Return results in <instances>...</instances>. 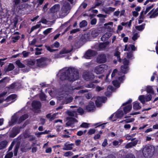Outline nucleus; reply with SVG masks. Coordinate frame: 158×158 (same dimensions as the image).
<instances>
[{
	"instance_id": "f257e3e1",
	"label": "nucleus",
	"mask_w": 158,
	"mask_h": 158,
	"mask_svg": "<svg viewBox=\"0 0 158 158\" xmlns=\"http://www.w3.org/2000/svg\"><path fill=\"white\" fill-rule=\"evenodd\" d=\"M79 78L78 70L74 68H69L62 72L60 76V79L62 81L67 80L69 82H73Z\"/></svg>"
},
{
	"instance_id": "f03ea898",
	"label": "nucleus",
	"mask_w": 158,
	"mask_h": 158,
	"mask_svg": "<svg viewBox=\"0 0 158 158\" xmlns=\"http://www.w3.org/2000/svg\"><path fill=\"white\" fill-rule=\"evenodd\" d=\"M155 151L154 148L151 146L146 145L143 148L142 152L145 157L151 158L154 155Z\"/></svg>"
},
{
	"instance_id": "7ed1b4c3",
	"label": "nucleus",
	"mask_w": 158,
	"mask_h": 158,
	"mask_svg": "<svg viewBox=\"0 0 158 158\" xmlns=\"http://www.w3.org/2000/svg\"><path fill=\"white\" fill-rule=\"evenodd\" d=\"M108 68V66L107 65L102 64L97 66L94 69V72L97 74H101L106 70Z\"/></svg>"
},
{
	"instance_id": "20e7f679",
	"label": "nucleus",
	"mask_w": 158,
	"mask_h": 158,
	"mask_svg": "<svg viewBox=\"0 0 158 158\" xmlns=\"http://www.w3.org/2000/svg\"><path fill=\"white\" fill-rule=\"evenodd\" d=\"M82 77L85 80L88 81L93 79L94 76L90 72L86 71L83 72Z\"/></svg>"
},
{
	"instance_id": "39448f33",
	"label": "nucleus",
	"mask_w": 158,
	"mask_h": 158,
	"mask_svg": "<svg viewBox=\"0 0 158 158\" xmlns=\"http://www.w3.org/2000/svg\"><path fill=\"white\" fill-rule=\"evenodd\" d=\"M47 58L45 57H41L40 58L36 59L37 66L40 67H44L46 65V61Z\"/></svg>"
},
{
	"instance_id": "423d86ee",
	"label": "nucleus",
	"mask_w": 158,
	"mask_h": 158,
	"mask_svg": "<svg viewBox=\"0 0 158 158\" xmlns=\"http://www.w3.org/2000/svg\"><path fill=\"white\" fill-rule=\"evenodd\" d=\"M97 54V52L93 50L89 49L85 53V57L87 59H90L91 57H94Z\"/></svg>"
},
{
	"instance_id": "0eeeda50",
	"label": "nucleus",
	"mask_w": 158,
	"mask_h": 158,
	"mask_svg": "<svg viewBox=\"0 0 158 158\" xmlns=\"http://www.w3.org/2000/svg\"><path fill=\"white\" fill-rule=\"evenodd\" d=\"M88 112H93L95 109V106L94 102L90 101L85 108Z\"/></svg>"
},
{
	"instance_id": "6e6552de",
	"label": "nucleus",
	"mask_w": 158,
	"mask_h": 158,
	"mask_svg": "<svg viewBox=\"0 0 158 158\" xmlns=\"http://www.w3.org/2000/svg\"><path fill=\"white\" fill-rule=\"evenodd\" d=\"M71 9L70 3L68 2H65L63 3L61 10L63 13H66Z\"/></svg>"
},
{
	"instance_id": "1a4fd4ad",
	"label": "nucleus",
	"mask_w": 158,
	"mask_h": 158,
	"mask_svg": "<svg viewBox=\"0 0 158 158\" xmlns=\"http://www.w3.org/2000/svg\"><path fill=\"white\" fill-rule=\"evenodd\" d=\"M97 62L99 63H102L106 61V56L104 54L100 55L97 59Z\"/></svg>"
},
{
	"instance_id": "9d476101",
	"label": "nucleus",
	"mask_w": 158,
	"mask_h": 158,
	"mask_svg": "<svg viewBox=\"0 0 158 158\" xmlns=\"http://www.w3.org/2000/svg\"><path fill=\"white\" fill-rule=\"evenodd\" d=\"M31 106L34 110H37L40 109L41 106V104L39 101H34L32 103Z\"/></svg>"
},
{
	"instance_id": "9b49d317",
	"label": "nucleus",
	"mask_w": 158,
	"mask_h": 158,
	"mask_svg": "<svg viewBox=\"0 0 158 158\" xmlns=\"http://www.w3.org/2000/svg\"><path fill=\"white\" fill-rule=\"evenodd\" d=\"M68 119H69V120L66 123V124L68 126H70L75 123L78 122L77 120L74 118L69 117V118H68Z\"/></svg>"
},
{
	"instance_id": "f8f14e48",
	"label": "nucleus",
	"mask_w": 158,
	"mask_h": 158,
	"mask_svg": "<svg viewBox=\"0 0 158 158\" xmlns=\"http://www.w3.org/2000/svg\"><path fill=\"white\" fill-rule=\"evenodd\" d=\"M81 41L85 42L90 40V35L89 33L85 34L81 37Z\"/></svg>"
},
{
	"instance_id": "ddd939ff",
	"label": "nucleus",
	"mask_w": 158,
	"mask_h": 158,
	"mask_svg": "<svg viewBox=\"0 0 158 158\" xmlns=\"http://www.w3.org/2000/svg\"><path fill=\"white\" fill-rule=\"evenodd\" d=\"M131 48V50L132 51H135L136 49V48L135 47V46L132 44H130L129 45L128 47L127 45H126L125 46V49L124 50L125 51H129L130 50Z\"/></svg>"
},
{
	"instance_id": "4468645a",
	"label": "nucleus",
	"mask_w": 158,
	"mask_h": 158,
	"mask_svg": "<svg viewBox=\"0 0 158 158\" xmlns=\"http://www.w3.org/2000/svg\"><path fill=\"white\" fill-rule=\"evenodd\" d=\"M110 36V33L109 32H106L102 37L101 40L102 41H105L108 40Z\"/></svg>"
},
{
	"instance_id": "2eb2a0df",
	"label": "nucleus",
	"mask_w": 158,
	"mask_h": 158,
	"mask_svg": "<svg viewBox=\"0 0 158 158\" xmlns=\"http://www.w3.org/2000/svg\"><path fill=\"white\" fill-rule=\"evenodd\" d=\"M73 145V143L67 144L66 143L64 144V147L62 149L63 150H71L73 149V147H72Z\"/></svg>"
},
{
	"instance_id": "dca6fc26",
	"label": "nucleus",
	"mask_w": 158,
	"mask_h": 158,
	"mask_svg": "<svg viewBox=\"0 0 158 158\" xmlns=\"http://www.w3.org/2000/svg\"><path fill=\"white\" fill-rule=\"evenodd\" d=\"M132 105H129L125 106L123 108L124 113L126 114L130 111L132 109Z\"/></svg>"
},
{
	"instance_id": "f3484780",
	"label": "nucleus",
	"mask_w": 158,
	"mask_h": 158,
	"mask_svg": "<svg viewBox=\"0 0 158 158\" xmlns=\"http://www.w3.org/2000/svg\"><path fill=\"white\" fill-rule=\"evenodd\" d=\"M133 108L135 110H138L140 109L141 106L139 105V103L137 101L135 102H133Z\"/></svg>"
},
{
	"instance_id": "a211bd4d",
	"label": "nucleus",
	"mask_w": 158,
	"mask_h": 158,
	"mask_svg": "<svg viewBox=\"0 0 158 158\" xmlns=\"http://www.w3.org/2000/svg\"><path fill=\"white\" fill-rule=\"evenodd\" d=\"M108 44L109 42L107 41L100 43L98 46V48L99 49L102 50L105 48L107 47Z\"/></svg>"
},
{
	"instance_id": "6ab92c4d",
	"label": "nucleus",
	"mask_w": 158,
	"mask_h": 158,
	"mask_svg": "<svg viewBox=\"0 0 158 158\" xmlns=\"http://www.w3.org/2000/svg\"><path fill=\"white\" fill-rule=\"evenodd\" d=\"M17 97V95L13 94H12L9 96H8L5 100L7 102H8L9 101H10L11 100H14Z\"/></svg>"
},
{
	"instance_id": "aec40b11",
	"label": "nucleus",
	"mask_w": 158,
	"mask_h": 158,
	"mask_svg": "<svg viewBox=\"0 0 158 158\" xmlns=\"http://www.w3.org/2000/svg\"><path fill=\"white\" fill-rule=\"evenodd\" d=\"M56 114H54L52 115L51 113H49L46 115L47 118L49 119L50 121H52L55 119L56 116Z\"/></svg>"
},
{
	"instance_id": "412c9836",
	"label": "nucleus",
	"mask_w": 158,
	"mask_h": 158,
	"mask_svg": "<svg viewBox=\"0 0 158 158\" xmlns=\"http://www.w3.org/2000/svg\"><path fill=\"white\" fill-rule=\"evenodd\" d=\"M7 143V141L6 140L0 142V150L5 148Z\"/></svg>"
},
{
	"instance_id": "4be33fe9",
	"label": "nucleus",
	"mask_w": 158,
	"mask_h": 158,
	"mask_svg": "<svg viewBox=\"0 0 158 158\" xmlns=\"http://www.w3.org/2000/svg\"><path fill=\"white\" fill-rule=\"evenodd\" d=\"M128 66L125 65H122L121 67V69L122 72L124 74L126 73L128 70Z\"/></svg>"
},
{
	"instance_id": "5701e85b",
	"label": "nucleus",
	"mask_w": 158,
	"mask_h": 158,
	"mask_svg": "<svg viewBox=\"0 0 158 158\" xmlns=\"http://www.w3.org/2000/svg\"><path fill=\"white\" fill-rule=\"evenodd\" d=\"M106 123H104L102 124L101 123H97L95 124L94 126H96L95 128L100 127L101 129H103L105 127V125Z\"/></svg>"
},
{
	"instance_id": "b1692460",
	"label": "nucleus",
	"mask_w": 158,
	"mask_h": 158,
	"mask_svg": "<svg viewBox=\"0 0 158 158\" xmlns=\"http://www.w3.org/2000/svg\"><path fill=\"white\" fill-rule=\"evenodd\" d=\"M123 140L122 139H119L118 140H115L112 142V144L113 146H117L120 145L123 142Z\"/></svg>"
},
{
	"instance_id": "393cba45",
	"label": "nucleus",
	"mask_w": 158,
	"mask_h": 158,
	"mask_svg": "<svg viewBox=\"0 0 158 158\" xmlns=\"http://www.w3.org/2000/svg\"><path fill=\"white\" fill-rule=\"evenodd\" d=\"M97 100L101 103H105L107 100V98L105 97L98 96L97 97Z\"/></svg>"
},
{
	"instance_id": "a878e982",
	"label": "nucleus",
	"mask_w": 158,
	"mask_h": 158,
	"mask_svg": "<svg viewBox=\"0 0 158 158\" xmlns=\"http://www.w3.org/2000/svg\"><path fill=\"white\" fill-rule=\"evenodd\" d=\"M28 117V115L27 114H25L21 116L19 119V123L24 121Z\"/></svg>"
},
{
	"instance_id": "bb28decb",
	"label": "nucleus",
	"mask_w": 158,
	"mask_h": 158,
	"mask_svg": "<svg viewBox=\"0 0 158 158\" xmlns=\"http://www.w3.org/2000/svg\"><path fill=\"white\" fill-rule=\"evenodd\" d=\"M18 84V83L17 82H15L13 83L10 85L8 86L7 87V88L8 89H15V86L17 85V84Z\"/></svg>"
},
{
	"instance_id": "cd10ccee",
	"label": "nucleus",
	"mask_w": 158,
	"mask_h": 158,
	"mask_svg": "<svg viewBox=\"0 0 158 158\" xmlns=\"http://www.w3.org/2000/svg\"><path fill=\"white\" fill-rule=\"evenodd\" d=\"M145 24V23H143L141 25L136 26L135 29L139 31H142L144 29Z\"/></svg>"
},
{
	"instance_id": "c85d7f7f",
	"label": "nucleus",
	"mask_w": 158,
	"mask_h": 158,
	"mask_svg": "<svg viewBox=\"0 0 158 158\" xmlns=\"http://www.w3.org/2000/svg\"><path fill=\"white\" fill-rule=\"evenodd\" d=\"M16 64L18 66L19 68H23L25 67V66L21 62L20 60H18L15 62Z\"/></svg>"
},
{
	"instance_id": "c756f323",
	"label": "nucleus",
	"mask_w": 158,
	"mask_h": 158,
	"mask_svg": "<svg viewBox=\"0 0 158 158\" xmlns=\"http://www.w3.org/2000/svg\"><path fill=\"white\" fill-rule=\"evenodd\" d=\"M120 52L118 51H116L114 54V56L117 57V60L119 62H121V59L120 57Z\"/></svg>"
},
{
	"instance_id": "7c9ffc66",
	"label": "nucleus",
	"mask_w": 158,
	"mask_h": 158,
	"mask_svg": "<svg viewBox=\"0 0 158 158\" xmlns=\"http://www.w3.org/2000/svg\"><path fill=\"white\" fill-rule=\"evenodd\" d=\"M146 90L148 93L151 94H154V91L153 88L151 86H147Z\"/></svg>"
},
{
	"instance_id": "2f4dec72",
	"label": "nucleus",
	"mask_w": 158,
	"mask_h": 158,
	"mask_svg": "<svg viewBox=\"0 0 158 158\" xmlns=\"http://www.w3.org/2000/svg\"><path fill=\"white\" fill-rule=\"evenodd\" d=\"M123 115V111L120 110L118 111L115 114V116L118 118H120L122 117Z\"/></svg>"
},
{
	"instance_id": "473e14b6",
	"label": "nucleus",
	"mask_w": 158,
	"mask_h": 158,
	"mask_svg": "<svg viewBox=\"0 0 158 158\" xmlns=\"http://www.w3.org/2000/svg\"><path fill=\"white\" fill-rule=\"evenodd\" d=\"M14 68L15 67L14 64L12 63H10L6 69V71L9 72L12 70L14 69Z\"/></svg>"
},
{
	"instance_id": "72a5a7b5",
	"label": "nucleus",
	"mask_w": 158,
	"mask_h": 158,
	"mask_svg": "<svg viewBox=\"0 0 158 158\" xmlns=\"http://www.w3.org/2000/svg\"><path fill=\"white\" fill-rule=\"evenodd\" d=\"M98 35V32L97 30H93L91 33V36L93 38H95Z\"/></svg>"
},
{
	"instance_id": "f704fd0d",
	"label": "nucleus",
	"mask_w": 158,
	"mask_h": 158,
	"mask_svg": "<svg viewBox=\"0 0 158 158\" xmlns=\"http://www.w3.org/2000/svg\"><path fill=\"white\" fill-rule=\"evenodd\" d=\"M131 144L133 147L135 146L137 144L138 142V140L136 139V138H134L132 139L131 140Z\"/></svg>"
},
{
	"instance_id": "c9c22d12",
	"label": "nucleus",
	"mask_w": 158,
	"mask_h": 158,
	"mask_svg": "<svg viewBox=\"0 0 158 158\" xmlns=\"http://www.w3.org/2000/svg\"><path fill=\"white\" fill-rule=\"evenodd\" d=\"M39 97L40 100L42 101H44L46 100L47 97L44 93H42L39 95Z\"/></svg>"
},
{
	"instance_id": "e433bc0d",
	"label": "nucleus",
	"mask_w": 158,
	"mask_h": 158,
	"mask_svg": "<svg viewBox=\"0 0 158 158\" xmlns=\"http://www.w3.org/2000/svg\"><path fill=\"white\" fill-rule=\"evenodd\" d=\"M87 24V21L85 20L82 21L79 24V26L80 28L85 27Z\"/></svg>"
},
{
	"instance_id": "4c0bfd02",
	"label": "nucleus",
	"mask_w": 158,
	"mask_h": 158,
	"mask_svg": "<svg viewBox=\"0 0 158 158\" xmlns=\"http://www.w3.org/2000/svg\"><path fill=\"white\" fill-rule=\"evenodd\" d=\"M113 85L117 88L119 87L120 85V83L117 80H114L112 82Z\"/></svg>"
},
{
	"instance_id": "58836bf2",
	"label": "nucleus",
	"mask_w": 158,
	"mask_h": 158,
	"mask_svg": "<svg viewBox=\"0 0 158 158\" xmlns=\"http://www.w3.org/2000/svg\"><path fill=\"white\" fill-rule=\"evenodd\" d=\"M18 119V117L17 116H13L12 117L11 120V123L12 124L11 125H12L14 124L15 123L17 122V120Z\"/></svg>"
},
{
	"instance_id": "ea45409f",
	"label": "nucleus",
	"mask_w": 158,
	"mask_h": 158,
	"mask_svg": "<svg viewBox=\"0 0 158 158\" xmlns=\"http://www.w3.org/2000/svg\"><path fill=\"white\" fill-rule=\"evenodd\" d=\"M12 131L18 134L20 132V130L18 127H15L13 128Z\"/></svg>"
},
{
	"instance_id": "a19ab883",
	"label": "nucleus",
	"mask_w": 158,
	"mask_h": 158,
	"mask_svg": "<svg viewBox=\"0 0 158 158\" xmlns=\"http://www.w3.org/2000/svg\"><path fill=\"white\" fill-rule=\"evenodd\" d=\"M35 61L34 60L30 59L27 61V63L28 65L33 66L35 64Z\"/></svg>"
},
{
	"instance_id": "79ce46f5",
	"label": "nucleus",
	"mask_w": 158,
	"mask_h": 158,
	"mask_svg": "<svg viewBox=\"0 0 158 158\" xmlns=\"http://www.w3.org/2000/svg\"><path fill=\"white\" fill-rule=\"evenodd\" d=\"M40 27V25L39 24H36V25L32 26L30 30V33L32 32L34 30H36Z\"/></svg>"
},
{
	"instance_id": "37998d69",
	"label": "nucleus",
	"mask_w": 158,
	"mask_h": 158,
	"mask_svg": "<svg viewBox=\"0 0 158 158\" xmlns=\"http://www.w3.org/2000/svg\"><path fill=\"white\" fill-rule=\"evenodd\" d=\"M139 99L142 103L144 104L145 103V98L144 95H142L140 96L139 97Z\"/></svg>"
},
{
	"instance_id": "c03bdc74",
	"label": "nucleus",
	"mask_w": 158,
	"mask_h": 158,
	"mask_svg": "<svg viewBox=\"0 0 158 158\" xmlns=\"http://www.w3.org/2000/svg\"><path fill=\"white\" fill-rule=\"evenodd\" d=\"M52 29V28H49L46 29L43 31L44 34L46 35H48V33L51 32Z\"/></svg>"
},
{
	"instance_id": "a18cd8bd",
	"label": "nucleus",
	"mask_w": 158,
	"mask_h": 158,
	"mask_svg": "<svg viewBox=\"0 0 158 158\" xmlns=\"http://www.w3.org/2000/svg\"><path fill=\"white\" fill-rule=\"evenodd\" d=\"M22 54L23 55V57L25 58L28 57L29 54H30V52H26V51H23L21 53V54Z\"/></svg>"
},
{
	"instance_id": "49530a36",
	"label": "nucleus",
	"mask_w": 158,
	"mask_h": 158,
	"mask_svg": "<svg viewBox=\"0 0 158 158\" xmlns=\"http://www.w3.org/2000/svg\"><path fill=\"white\" fill-rule=\"evenodd\" d=\"M89 124L86 123H83L80 126V127L87 128L89 127Z\"/></svg>"
},
{
	"instance_id": "de8ad7c7",
	"label": "nucleus",
	"mask_w": 158,
	"mask_h": 158,
	"mask_svg": "<svg viewBox=\"0 0 158 158\" xmlns=\"http://www.w3.org/2000/svg\"><path fill=\"white\" fill-rule=\"evenodd\" d=\"M73 153L71 151H68L65 152L64 154V156H65L69 157L72 155Z\"/></svg>"
},
{
	"instance_id": "09e8293b",
	"label": "nucleus",
	"mask_w": 158,
	"mask_h": 158,
	"mask_svg": "<svg viewBox=\"0 0 158 158\" xmlns=\"http://www.w3.org/2000/svg\"><path fill=\"white\" fill-rule=\"evenodd\" d=\"M13 156V153L10 152L7 153L5 156V158H11Z\"/></svg>"
},
{
	"instance_id": "8fccbe9b",
	"label": "nucleus",
	"mask_w": 158,
	"mask_h": 158,
	"mask_svg": "<svg viewBox=\"0 0 158 158\" xmlns=\"http://www.w3.org/2000/svg\"><path fill=\"white\" fill-rule=\"evenodd\" d=\"M77 113L81 114H83L84 113V110L81 107H79V108H78L77 109Z\"/></svg>"
},
{
	"instance_id": "3c124183",
	"label": "nucleus",
	"mask_w": 158,
	"mask_h": 158,
	"mask_svg": "<svg viewBox=\"0 0 158 158\" xmlns=\"http://www.w3.org/2000/svg\"><path fill=\"white\" fill-rule=\"evenodd\" d=\"M45 47L47 49L48 51H49L51 52H55L56 51L57 49H52L51 48V47L49 46L48 45H46Z\"/></svg>"
},
{
	"instance_id": "603ef678",
	"label": "nucleus",
	"mask_w": 158,
	"mask_h": 158,
	"mask_svg": "<svg viewBox=\"0 0 158 158\" xmlns=\"http://www.w3.org/2000/svg\"><path fill=\"white\" fill-rule=\"evenodd\" d=\"M124 158H135V157L133 154L129 153L126 155Z\"/></svg>"
},
{
	"instance_id": "864d4df0",
	"label": "nucleus",
	"mask_w": 158,
	"mask_h": 158,
	"mask_svg": "<svg viewBox=\"0 0 158 158\" xmlns=\"http://www.w3.org/2000/svg\"><path fill=\"white\" fill-rule=\"evenodd\" d=\"M129 61L126 58H124L123 60V63L124 64L123 65L127 66L129 65Z\"/></svg>"
},
{
	"instance_id": "5fc2aeb1",
	"label": "nucleus",
	"mask_w": 158,
	"mask_h": 158,
	"mask_svg": "<svg viewBox=\"0 0 158 158\" xmlns=\"http://www.w3.org/2000/svg\"><path fill=\"white\" fill-rule=\"evenodd\" d=\"M59 4H55L51 8L50 10H53V11L54 12H55V10L58 8L59 6Z\"/></svg>"
},
{
	"instance_id": "6e6d98bb",
	"label": "nucleus",
	"mask_w": 158,
	"mask_h": 158,
	"mask_svg": "<svg viewBox=\"0 0 158 158\" xmlns=\"http://www.w3.org/2000/svg\"><path fill=\"white\" fill-rule=\"evenodd\" d=\"M96 131V130L94 129H89L88 132L89 135H91L94 134Z\"/></svg>"
},
{
	"instance_id": "4d7b16f0",
	"label": "nucleus",
	"mask_w": 158,
	"mask_h": 158,
	"mask_svg": "<svg viewBox=\"0 0 158 158\" xmlns=\"http://www.w3.org/2000/svg\"><path fill=\"white\" fill-rule=\"evenodd\" d=\"M132 102V99L131 98H129L127 101L123 103L122 105V106H126V105H127L128 104H130V103H131Z\"/></svg>"
},
{
	"instance_id": "13d9d810",
	"label": "nucleus",
	"mask_w": 158,
	"mask_h": 158,
	"mask_svg": "<svg viewBox=\"0 0 158 158\" xmlns=\"http://www.w3.org/2000/svg\"><path fill=\"white\" fill-rule=\"evenodd\" d=\"M102 103H101L100 102H99L97 100H96L95 101V103L96 104V106L97 107H100L102 106Z\"/></svg>"
},
{
	"instance_id": "bf43d9fd",
	"label": "nucleus",
	"mask_w": 158,
	"mask_h": 158,
	"mask_svg": "<svg viewBox=\"0 0 158 158\" xmlns=\"http://www.w3.org/2000/svg\"><path fill=\"white\" fill-rule=\"evenodd\" d=\"M86 87L87 88H94L95 85L93 83H90L86 85Z\"/></svg>"
},
{
	"instance_id": "052dcab7",
	"label": "nucleus",
	"mask_w": 158,
	"mask_h": 158,
	"mask_svg": "<svg viewBox=\"0 0 158 158\" xmlns=\"http://www.w3.org/2000/svg\"><path fill=\"white\" fill-rule=\"evenodd\" d=\"M134 119L132 118L131 119H126L125 120H123V121H122V122H124L126 123H128L132 122L134 121Z\"/></svg>"
},
{
	"instance_id": "680f3d73",
	"label": "nucleus",
	"mask_w": 158,
	"mask_h": 158,
	"mask_svg": "<svg viewBox=\"0 0 158 158\" xmlns=\"http://www.w3.org/2000/svg\"><path fill=\"white\" fill-rule=\"evenodd\" d=\"M138 33H135L133 36L132 37V39L133 40L135 41L136 40H137L138 37Z\"/></svg>"
},
{
	"instance_id": "e2e57ef3",
	"label": "nucleus",
	"mask_w": 158,
	"mask_h": 158,
	"mask_svg": "<svg viewBox=\"0 0 158 158\" xmlns=\"http://www.w3.org/2000/svg\"><path fill=\"white\" fill-rule=\"evenodd\" d=\"M101 137V135L99 134H97L94 135V140H96L97 139H100Z\"/></svg>"
},
{
	"instance_id": "0e129e2a",
	"label": "nucleus",
	"mask_w": 158,
	"mask_h": 158,
	"mask_svg": "<svg viewBox=\"0 0 158 158\" xmlns=\"http://www.w3.org/2000/svg\"><path fill=\"white\" fill-rule=\"evenodd\" d=\"M133 147L131 142L127 143L125 146V148H126L128 149Z\"/></svg>"
},
{
	"instance_id": "69168bd1",
	"label": "nucleus",
	"mask_w": 158,
	"mask_h": 158,
	"mask_svg": "<svg viewBox=\"0 0 158 158\" xmlns=\"http://www.w3.org/2000/svg\"><path fill=\"white\" fill-rule=\"evenodd\" d=\"M18 22V20L16 18H15L13 19V23H14V26L15 27H16V26Z\"/></svg>"
},
{
	"instance_id": "338daca9",
	"label": "nucleus",
	"mask_w": 158,
	"mask_h": 158,
	"mask_svg": "<svg viewBox=\"0 0 158 158\" xmlns=\"http://www.w3.org/2000/svg\"><path fill=\"white\" fill-rule=\"evenodd\" d=\"M133 56V54L132 52H129L127 53V58L130 59L132 58Z\"/></svg>"
},
{
	"instance_id": "774afa93",
	"label": "nucleus",
	"mask_w": 158,
	"mask_h": 158,
	"mask_svg": "<svg viewBox=\"0 0 158 158\" xmlns=\"http://www.w3.org/2000/svg\"><path fill=\"white\" fill-rule=\"evenodd\" d=\"M152 95L150 94H149L147 95L146 98V100L147 102L150 101L152 99Z\"/></svg>"
}]
</instances>
